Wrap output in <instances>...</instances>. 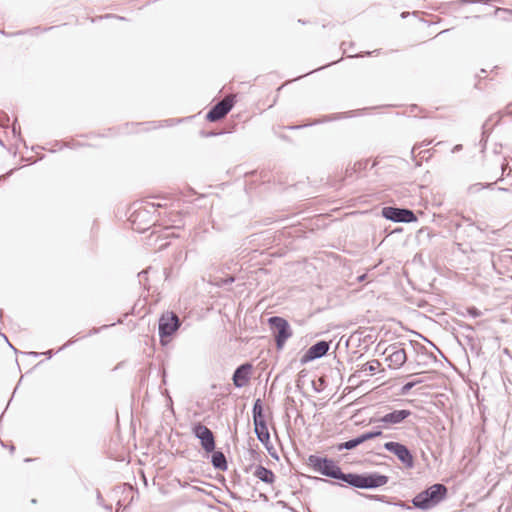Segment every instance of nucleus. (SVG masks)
<instances>
[{"label": "nucleus", "mask_w": 512, "mask_h": 512, "mask_svg": "<svg viewBox=\"0 0 512 512\" xmlns=\"http://www.w3.org/2000/svg\"><path fill=\"white\" fill-rule=\"evenodd\" d=\"M307 464L313 471H315L325 477L340 481L339 483H337V485L342 486V487L346 485L348 473L343 472L341 467L332 458H329L327 456H319V455L312 454V455H309V457L307 459ZM309 478L313 479L315 481L327 482V483H330L331 485H336L335 482L329 481L324 478H320V477H309Z\"/></svg>", "instance_id": "f257e3e1"}, {"label": "nucleus", "mask_w": 512, "mask_h": 512, "mask_svg": "<svg viewBox=\"0 0 512 512\" xmlns=\"http://www.w3.org/2000/svg\"><path fill=\"white\" fill-rule=\"evenodd\" d=\"M447 495L448 488L442 483H435L416 494L411 502L414 508L427 511L439 505Z\"/></svg>", "instance_id": "f03ea898"}, {"label": "nucleus", "mask_w": 512, "mask_h": 512, "mask_svg": "<svg viewBox=\"0 0 512 512\" xmlns=\"http://www.w3.org/2000/svg\"><path fill=\"white\" fill-rule=\"evenodd\" d=\"M389 477L379 472H348V478L345 486L356 489H377L386 485Z\"/></svg>", "instance_id": "7ed1b4c3"}, {"label": "nucleus", "mask_w": 512, "mask_h": 512, "mask_svg": "<svg viewBox=\"0 0 512 512\" xmlns=\"http://www.w3.org/2000/svg\"><path fill=\"white\" fill-rule=\"evenodd\" d=\"M182 322L179 316L173 311H166L161 314L158 320V334L162 346L168 345L172 337L181 327Z\"/></svg>", "instance_id": "20e7f679"}, {"label": "nucleus", "mask_w": 512, "mask_h": 512, "mask_svg": "<svg viewBox=\"0 0 512 512\" xmlns=\"http://www.w3.org/2000/svg\"><path fill=\"white\" fill-rule=\"evenodd\" d=\"M252 417L257 439L263 446H267V444H270V433L264 415L263 402L260 398H257L253 403Z\"/></svg>", "instance_id": "39448f33"}, {"label": "nucleus", "mask_w": 512, "mask_h": 512, "mask_svg": "<svg viewBox=\"0 0 512 512\" xmlns=\"http://www.w3.org/2000/svg\"><path fill=\"white\" fill-rule=\"evenodd\" d=\"M268 324L272 330L275 346L281 351L287 340L292 337L293 331L289 322L281 316H272L268 319Z\"/></svg>", "instance_id": "423d86ee"}, {"label": "nucleus", "mask_w": 512, "mask_h": 512, "mask_svg": "<svg viewBox=\"0 0 512 512\" xmlns=\"http://www.w3.org/2000/svg\"><path fill=\"white\" fill-rule=\"evenodd\" d=\"M381 215L395 223H413L418 220L414 211L406 207L385 206L381 210Z\"/></svg>", "instance_id": "0eeeda50"}, {"label": "nucleus", "mask_w": 512, "mask_h": 512, "mask_svg": "<svg viewBox=\"0 0 512 512\" xmlns=\"http://www.w3.org/2000/svg\"><path fill=\"white\" fill-rule=\"evenodd\" d=\"M192 434L199 440L201 448L206 454H210L216 448L214 433L206 425L196 422L192 425Z\"/></svg>", "instance_id": "6e6552de"}, {"label": "nucleus", "mask_w": 512, "mask_h": 512, "mask_svg": "<svg viewBox=\"0 0 512 512\" xmlns=\"http://www.w3.org/2000/svg\"><path fill=\"white\" fill-rule=\"evenodd\" d=\"M383 447L388 452L394 454L406 468L412 469L414 467V456L406 445L396 441H389L384 443Z\"/></svg>", "instance_id": "1a4fd4ad"}, {"label": "nucleus", "mask_w": 512, "mask_h": 512, "mask_svg": "<svg viewBox=\"0 0 512 512\" xmlns=\"http://www.w3.org/2000/svg\"><path fill=\"white\" fill-rule=\"evenodd\" d=\"M234 97H226L213 105L206 113L205 119L208 122H217L223 119L234 107Z\"/></svg>", "instance_id": "9d476101"}, {"label": "nucleus", "mask_w": 512, "mask_h": 512, "mask_svg": "<svg viewBox=\"0 0 512 512\" xmlns=\"http://www.w3.org/2000/svg\"><path fill=\"white\" fill-rule=\"evenodd\" d=\"M453 227L456 231L462 233L465 237L471 240H477L479 235L484 231V229L476 224L470 217H462L461 222H452Z\"/></svg>", "instance_id": "9b49d317"}, {"label": "nucleus", "mask_w": 512, "mask_h": 512, "mask_svg": "<svg viewBox=\"0 0 512 512\" xmlns=\"http://www.w3.org/2000/svg\"><path fill=\"white\" fill-rule=\"evenodd\" d=\"M329 349L330 341L319 340L307 349V351L300 358V363L304 365L314 360L320 359L327 355Z\"/></svg>", "instance_id": "f8f14e48"}, {"label": "nucleus", "mask_w": 512, "mask_h": 512, "mask_svg": "<svg viewBox=\"0 0 512 512\" xmlns=\"http://www.w3.org/2000/svg\"><path fill=\"white\" fill-rule=\"evenodd\" d=\"M411 414L412 412L408 409L393 410L381 417L372 418L371 422L381 423L382 427H389L403 423Z\"/></svg>", "instance_id": "ddd939ff"}, {"label": "nucleus", "mask_w": 512, "mask_h": 512, "mask_svg": "<svg viewBox=\"0 0 512 512\" xmlns=\"http://www.w3.org/2000/svg\"><path fill=\"white\" fill-rule=\"evenodd\" d=\"M382 435H383V432L380 428H377V429H374L371 431H366V432L358 435L355 438H352L348 441L337 444L336 449L338 451L352 450V449L356 448L357 446H359L360 444H363L364 442H366L368 440H372V439L380 437Z\"/></svg>", "instance_id": "4468645a"}, {"label": "nucleus", "mask_w": 512, "mask_h": 512, "mask_svg": "<svg viewBox=\"0 0 512 512\" xmlns=\"http://www.w3.org/2000/svg\"><path fill=\"white\" fill-rule=\"evenodd\" d=\"M253 366L249 362L242 363L233 372L232 381L236 388L246 386L252 375Z\"/></svg>", "instance_id": "2eb2a0df"}, {"label": "nucleus", "mask_w": 512, "mask_h": 512, "mask_svg": "<svg viewBox=\"0 0 512 512\" xmlns=\"http://www.w3.org/2000/svg\"><path fill=\"white\" fill-rule=\"evenodd\" d=\"M385 352H390L386 358L389 361V367L392 369L401 368L407 361V354L404 348H399L396 344L390 345Z\"/></svg>", "instance_id": "dca6fc26"}, {"label": "nucleus", "mask_w": 512, "mask_h": 512, "mask_svg": "<svg viewBox=\"0 0 512 512\" xmlns=\"http://www.w3.org/2000/svg\"><path fill=\"white\" fill-rule=\"evenodd\" d=\"M356 112L357 111H350V112H345V113H336V114H331V115H325L322 118L313 121L312 123L296 125V126H289L288 129L296 130V129H300V128H304V127H308V126H312V125L325 123V122L332 121V120H338V119H342L345 117L355 116Z\"/></svg>", "instance_id": "f3484780"}, {"label": "nucleus", "mask_w": 512, "mask_h": 512, "mask_svg": "<svg viewBox=\"0 0 512 512\" xmlns=\"http://www.w3.org/2000/svg\"><path fill=\"white\" fill-rule=\"evenodd\" d=\"M163 205L161 203H154L147 201L143 207H140L135 210L133 215V222H136L137 219L145 217L147 215L150 216L151 214L155 213L158 208L162 207Z\"/></svg>", "instance_id": "a211bd4d"}, {"label": "nucleus", "mask_w": 512, "mask_h": 512, "mask_svg": "<svg viewBox=\"0 0 512 512\" xmlns=\"http://www.w3.org/2000/svg\"><path fill=\"white\" fill-rule=\"evenodd\" d=\"M254 476L266 484H273L276 479L274 472L261 464L255 467Z\"/></svg>", "instance_id": "6ab92c4d"}, {"label": "nucleus", "mask_w": 512, "mask_h": 512, "mask_svg": "<svg viewBox=\"0 0 512 512\" xmlns=\"http://www.w3.org/2000/svg\"><path fill=\"white\" fill-rule=\"evenodd\" d=\"M211 454V464L215 470L226 471L228 469V462L224 453L220 450L214 449Z\"/></svg>", "instance_id": "aec40b11"}, {"label": "nucleus", "mask_w": 512, "mask_h": 512, "mask_svg": "<svg viewBox=\"0 0 512 512\" xmlns=\"http://www.w3.org/2000/svg\"><path fill=\"white\" fill-rule=\"evenodd\" d=\"M182 122V119H175V118H172V119H167V120H164V121H148V122H145V123H142L143 125H146V129L147 130H153V129H157L159 127H163L164 124L165 125H173L175 123H180Z\"/></svg>", "instance_id": "412c9836"}, {"label": "nucleus", "mask_w": 512, "mask_h": 512, "mask_svg": "<svg viewBox=\"0 0 512 512\" xmlns=\"http://www.w3.org/2000/svg\"><path fill=\"white\" fill-rule=\"evenodd\" d=\"M361 495L364 496L365 498L369 499V500L386 503L388 505L392 504V498H389V497H387L385 495L363 494V493Z\"/></svg>", "instance_id": "4be33fe9"}, {"label": "nucleus", "mask_w": 512, "mask_h": 512, "mask_svg": "<svg viewBox=\"0 0 512 512\" xmlns=\"http://www.w3.org/2000/svg\"><path fill=\"white\" fill-rule=\"evenodd\" d=\"M380 365H381V363L378 360L374 359V360H371V361L365 363L362 366L361 370L362 371H368L371 374H373L380 367Z\"/></svg>", "instance_id": "5701e85b"}, {"label": "nucleus", "mask_w": 512, "mask_h": 512, "mask_svg": "<svg viewBox=\"0 0 512 512\" xmlns=\"http://www.w3.org/2000/svg\"><path fill=\"white\" fill-rule=\"evenodd\" d=\"M495 183H486V184H482V183H475V184H472L469 186L468 188V191L470 193H476V192H479L481 191L482 189H492L493 185Z\"/></svg>", "instance_id": "b1692460"}, {"label": "nucleus", "mask_w": 512, "mask_h": 512, "mask_svg": "<svg viewBox=\"0 0 512 512\" xmlns=\"http://www.w3.org/2000/svg\"><path fill=\"white\" fill-rule=\"evenodd\" d=\"M410 344L417 353L426 354L430 357L433 356L431 353H428L426 347L424 345H422L421 343H419L417 341H410Z\"/></svg>", "instance_id": "393cba45"}, {"label": "nucleus", "mask_w": 512, "mask_h": 512, "mask_svg": "<svg viewBox=\"0 0 512 512\" xmlns=\"http://www.w3.org/2000/svg\"><path fill=\"white\" fill-rule=\"evenodd\" d=\"M12 134L19 141L25 143L24 139L21 137V130H20V126L18 125L17 119H15L14 122L12 123ZM24 145L26 146V144H24Z\"/></svg>", "instance_id": "a878e982"}, {"label": "nucleus", "mask_w": 512, "mask_h": 512, "mask_svg": "<svg viewBox=\"0 0 512 512\" xmlns=\"http://www.w3.org/2000/svg\"><path fill=\"white\" fill-rule=\"evenodd\" d=\"M224 133H225L224 131H214V130H211V131L201 130L200 131L201 137H204V138L215 137L218 135H222Z\"/></svg>", "instance_id": "bb28decb"}, {"label": "nucleus", "mask_w": 512, "mask_h": 512, "mask_svg": "<svg viewBox=\"0 0 512 512\" xmlns=\"http://www.w3.org/2000/svg\"><path fill=\"white\" fill-rule=\"evenodd\" d=\"M467 314L472 318H477L482 315V312L475 306L468 307L466 309Z\"/></svg>", "instance_id": "cd10ccee"}, {"label": "nucleus", "mask_w": 512, "mask_h": 512, "mask_svg": "<svg viewBox=\"0 0 512 512\" xmlns=\"http://www.w3.org/2000/svg\"><path fill=\"white\" fill-rule=\"evenodd\" d=\"M378 54H379V50L376 49V50H373V51H365V52H361V53H358V54H355V55H349L348 57H350V58H361V57L378 55Z\"/></svg>", "instance_id": "c85d7f7f"}, {"label": "nucleus", "mask_w": 512, "mask_h": 512, "mask_svg": "<svg viewBox=\"0 0 512 512\" xmlns=\"http://www.w3.org/2000/svg\"><path fill=\"white\" fill-rule=\"evenodd\" d=\"M369 165V160H361L356 163H354V167L357 172H361L362 170H365L367 166Z\"/></svg>", "instance_id": "c756f323"}, {"label": "nucleus", "mask_w": 512, "mask_h": 512, "mask_svg": "<svg viewBox=\"0 0 512 512\" xmlns=\"http://www.w3.org/2000/svg\"><path fill=\"white\" fill-rule=\"evenodd\" d=\"M490 0H459V4L466 5V4H484L487 5Z\"/></svg>", "instance_id": "7c9ffc66"}, {"label": "nucleus", "mask_w": 512, "mask_h": 512, "mask_svg": "<svg viewBox=\"0 0 512 512\" xmlns=\"http://www.w3.org/2000/svg\"><path fill=\"white\" fill-rule=\"evenodd\" d=\"M413 387L414 385L411 381L406 382L400 389V395H407Z\"/></svg>", "instance_id": "2f4dec72"}, {"label": "nucleus", "mask_w": 512, "mask_h": 512, "mask_svg": "<svg viewBox=\"0 0 512 512\" xmlns=\"http://www.w3.org/2000/svg\"><path fill=\"white\" fill-rule=\"evenodd\" d=\"M357 173L358 172L356 171L354 166L347 167L345 170V179L348 180L354 178Z\"/></svg>", "instance_id": "473e14b6"}, {"label": "nucleus", "mask_w": 512, "mask_h": 512, "mask_svg": "<svg viewBox=\"0 0 512 512\" xmlns=\"http://www.w3.org/2000/svg\"><path fill=\"white\" fill-rule=\"evenodd\" d=\"M393 506H396V507H399L403 510H410L411 507L404 501H401V500H398V501H393L392 500V504Z\"/></svg>", "instance_id": "72a5a7b5"}, {"label": "nucleus", "mask_w": 512, "mask_h": 512, "mask_svg": "<svg viewBox=\"0 0 512 512\" xmlns=\"http://www.w3.org/2000/svg\"><path fill=\"white\" fill-rule=\"evenodd\" d=\"M461 327L464 328L467 332H469V334L466 335V338L469 342H472L474 338L471 333L474 331V327H472L469 324L462 325Z\"/></svg>", "instance_id": "f704fd0d"}, {"label": "nucleus", "mask_w": 512, "mask_h": 512, "mask_svg": "<svg viewBox=\"0 0 512 512\" xmlns=\"http://www.w3.org/2000/svg\"><path fill=\"white\" fill-rule=\"evenodd\" d=\"M264 447L267 449L268 453L270 454V456L272 458H274L276 460L279 459L278 454H277L276 450L274 449L271 442H270V444H267V446H264Z\"/></svg>", "instance_id": "c9c22d12"}, {"label": "nucleus", "mask_w": 512, "mask_h": 512, "mask_svg": "<svg viewBox=\"0 0 512 512\" xmlns=\"http://www.w3.org/2000/svg\"><path fill=\"white\" fill-rule=\"evenodd\" d=\"M113 325H115V323L110 324V325H103V326H102V327H100V328H96V327H94V328H92V329L89 331V333H88V335H87V336L95 335V334L99 333L101 330H103V329H107L108 327L113 326Z\"/></svg>", "instance_id": "e433bc0d"}, {"label": "nucleus", "mask_w": 512, "mask_h": 512, "mask_svg": "<svg viewBox=\"0 0 512 512\" xmlns=\"http://www.w3.org/2000/svg\"><path fill=\"white\" fill-rule=\"evenodd\" d=\"M431 143H432V141H431V140H424V141H423V142H421L420 144H416V145H414V147H413V148H412V150H411V155H412V157H414V151H415V149L420 148V147H423V146H428V145H430Z\"/></svg>", "instance_id": "4c0bfd02"}, {"label": "nucleus", "mask_w": 512, "mask_h": 512, "mask_svg": "<svg viewBox=\"0 0 512 512\" xmlns=\"http://www.w3.org/2000/svg\"><path fill=\"white\" fill-rule=\"evenodd\" d=\"M8 122H9V116L5 112L1 111L0 112V124L2 126H7Z\"/></svg>", "instance_id": "58836bf2"}, {"label": "nucleus", "mask_w": 512, "mask_h": 512, "mask_svg": "<svg viewBox=\"0 0 512 512\" xmlns=\"http://www.w3.org/2000/svg\"><path fill=\"white\" fill-rule=\"evenodd\" d=\"M96 498H97V503H98L100 506H103V507H105L106 509H109V510H111V509H112V506H106V505H104V503H103V502H104V499H103V497H102V495H101V493H100V491H99V490H97V497H96Z\"/></svg>", "instance_id": "ea45409f"}, {"label": "nucleus", "mask_w": 512, "mask_h": 512, "mask_svg": "<svg viewBox=\"0 0 512 512\" xmlns=\"http://www.w3.org/2000/svg\"><path fill=\"white\" fill-rule=\"evenodd\" d=\"M277 505L281 506L284 509H288L291 512H297L293 507L289 506V504L283 500L277 501Z\"/></svg>", "instance_id": "a19ab883"}, {"label": "nucleus", "mask_w": 512, "mask_h": 512, "mask_svg": "<svg viewBox=\"0 0 512 512\" xmlns=\"http://www.w3.org/2000/svg\"><path fill=\"white\" fill-rule=\"evenodd\" d=\"M77 340L75 339H71L69 340L68 342H66L63 346H61L58 351H62L64 349H66L67 347H69L70 345L74 344Z\"/></svg>", "instance_id": "79ce46f5"}, {"label": "nucleus", "mask_w": 512, "mask_h": 512, "mask_svg": "<svg viewBox=\"0 0 512 512\" xmlns=\"http://www.w3.org/2000/svg\"><path fill=\"white\" fill-rule=\"evenodd\" d=\"M54 354H55V352L51 349L47 350L45 352H41V355H45L47 357V359L52 358Z\"/></svg>", "instance_id": "37998d69"}, {"label": "nucleus", "mask_w": 512, "mask_h": 512, "mask_svg": "<svg viewBox=\"0 0 512 512\" xmlns=\"http://www.w3.org/2000/svg\"><path fill=\"white\" fill-rule=\"evenodd\" d=\"M147 273H148V269L147 270H143L140 273H138V277H139V282L140 283L142 282L143 278H146Z\"/></svg>", "instance_id": "c03bdc74"}, {"label": "nucleus", "mask_w": 512, "mask_h": 512, "mask_svg": "<svg viewBox=\"0 0 512 512\" xmlns=\"http://www.w3.org/2000/svg\"><path fill=\"white\" fill-rule=\"evenodd\" d=\"M54 147H55V148H53V149H51V150H50L51 152H55V151H56V148H57V149H62L63 144H62L61 142H59V141H55V143H54Z\"/></svg>", "instance_id": "a18cd8bd"}, {"label": "nucleus", "mask_w": 512, "mask_h": 512, "mask_svg": "<svg viewBox=\"0 0 512 512\" xmlns=\"http://www.w3.org/2000/svg\"><path fill=\"white\" fill-rule=\"evenodd\" d=\"M462 148H463V146H462L461 144H457V145H455V146L452 148V151H451V152H452V153H457V152L461 151V150H462Z\"/></svg>", "instance_id": "49530a36"}, {"label": "nucleus", "mask_w": 512, "mask_h": 512, "mask_svg": "<svg viewBox=\"0 0 512 512\" xmlns=\"http://www.w3.org/2000/svg\"><path fill=\"white\" fill-rule=\"evenodd\" d=\"M498 12L508 13V14L512 15V11L509 10V9H506V8H498V9H496V13H498Z\"/></svg>", "instance_id": "de8ad7c7"}, {"label": "nucleus", "mask_w": 512, "mask_h": 512, "mask_svg": "<svg viewBox=\"0 0 512 512\" xmlns=\"http://www.w3.org/2000/svg\"><path fill=\"white\" fill-rule=\"evenodd\" d=\"M110 17L117 18L119 20H125V17H122V16H116V15H110V14H107L104 16V18H110Z\"/></svg>", "instance_id": "09e8293b"}, {"label": "nucleus", "mask_w": 512, "mask_h": 512, "mask_svg": "<svg viewBox=\"0 0 512 512\" xmlns=\"http://www.w3.org/2000/svg\"><path fill=\"white\" fill-rule=\"evenodd\" d=\"M411 382L413 383V385H414V387H415V386H417V385H419V384L423 383V382H424V380H423V379H415V380H412Z\"/></svg>", "instance_id": "8fccbe9b"}, {"label": "nucleus", "mask_w": 512, "mask_h": 512, "mask_svg": "<svg viewBox=\"0 0 512 512\" xmlns=\"http://www.w3.org/2000/svg\"><path fill=\"white\" fill-rule=\"evenodd\" d=\"M27 354L33 357H39L41 355V352H28Z\"/></svg>", "instance_id": "3c124183"}, {"label": "nucleus", "mask_w": 512, "mask_h": 512, "mask_svg": "<svg viewBox=\"0 0 512 512\" xmlns=\"http://www.w3.org/2000/svg\"><path fill=\"white\" fill-rule=\"evenodd\" d=\"M17 169H18V168H13V169L9 170V171L7 172V174L5 175V177H9V176H11V175H12V174L17 170Z\"/></svg>", "instance_id": "603ef678"}, {"label": "nucleus", "mask_w": 512, "mask_h": 512, "mask_svg": "<svg viewBox=\"0 0 512 512\" xmlns=\"http://www.w3.org/2000/svg\"><path fill=\"white\" fill-rule=\"evenodd\" d=\"M38 149H43V150H44V149H46V148H45V147H42V146H40V145H36V146H33V147H32V150H33V151H36V150H38Z\"/></svg>", "instance_id": "864d4df0"}, {"label": "nucleus", "mask_w": 512, "mask_h": 512, "mask_svg": "<svg viewBox=\"0 0 512 512\" xmlns=\"http://www.w3.org/2000/svg\"><path fill=\"white\" fill-rule=\"evenodd\" d=\"M54 27H47V28H44V29H41L40 27H36L35 30H41V31H49L51 29H53Z\"/></svg>", "instance_id": "5fc2aeb1"}, {"label": "nucleus", "mask_w": 512, "mask_h": 512, "mask_svg": "<svg viewBox=\"0 0 512 512\" xmlns=\"http://www.w3.org/2000/svg\"><path fill=\"white\" fill-rule=\"evenodd\" d=\"M336 62H337V61H333V62H331V63H328L327 65H325V67H327V66H331L332 64H334V63H336ZM323 68H324V66H323ZM320 69H322V67L318 68V70H320ZM314 71H317V69H315Z\"/></svg>", "instance_id": "6e6d98bb"}, {"label": "nucleus", "mask_w": 512, "mask_h": 512, "mask_svg": "<svg viewBox=\"0 0 512 512\" xmlns=\"http://www.w3.org/2000/svg\"><path fill=\"white\" fill-rule=\"evenodd\" d=\"M365 277H366V275H361V276L358 277V280L361 282V281H363L365 279Z\"/></svg>", "instance_id": "4d7b16f0"}, {"label": "nucleus", "mask_w": 512, "mask_h": 512, "mask_svg": "<svg viewBox=\"0 0 512 512\" xmlns=\"http://www.w3.org/2000/svg\"><path fill=\"white\" fill-rule=\"evenodd\" d=\"M25 161L29 162L30 164H34L36 161L31 160L30 158L25 159Z\"/></svg>", "instance_id": "13d9d810"}, {"label": "nucleus", "mask_w": 512, "mask_h": 512, "mask_svg": "<svg viewBox=\"0 0 512 512\" xmlns=\"http://www.w3.org/2000/svg\"><path fill=\"white\" fill-rule=\"evenodd\" d=\"M0 336H2V337H3V338H4V339L9 343V341H8V339H7V337H6V335H5V334H3V333H1V332H0Z\"/></svg>", "instance_id": "bf43d9fd"}, {"label": "nucleus", "mask_w": 512, "mask_h": 512, "mask_svg": "<svg viewBox=\"0 0 512 512\" xmlns=\"http://www.w3.org/2000/svg\"><path fill=\"white\" fill-rule=\"evenodd\" d=\"M427 342H429L431 344V346L435 347L437 350L438 348L434 345V343H432L431 341H429L428 339L424 338Z\"/></svg>", "instance_id": "052dcab7"}, {"label": "nucleus", "mask_w": 512, "mask_h": 512, "mask_svg": "<svg viewBox=\"0 0 512 512\" xmlns=\"http://www.w3.org/2000/svg\"><path fill=\"white\" fill-rule=\"evenodd\" d=\"M260 497H262L264 500H267V496L263 493H260Z\"/></svg>", "instance_id": "680f3d73"}, {"label": "nucleus", "mask_w": 512, "mask_h": 512, "mask_svg": "<svg viewBox=\"0 0 512 512\" xmlns=\"http://www.w3.org/2000/svg\"><path fill=\"white\" fill-rule=\"evenodd\" d=\"M345 45H346V42H342V43H341V48H344V46H345ZM343 50H344V53H345V52H346V50H345V49H343Z\"/></svg>", "instance_id": "e2e57ef3"}, {"label": "nucleus", "mask_w": 512, "mask_h": 512, "mask_svg": "<svg viewBox=\"0 0 512 512\" xmlns=\"http://www.w3.org/2000/svg\"><path fill=\"white\" fill-rule=\"evenodd\" d=\"M480 73H481V74H486V73H487V71H486V69H481V70H480Z\"/></svg>", "instance_id": "0e129e2a"}, {"label": "nucleus", "mask_w": 512, "mask_h": 512, "mask_svg": "<svg viewBox=\"0 0 512 512\" xmlns=\"http://www.w3.org/2000/svg\"><path fill=\"white\" fill-rule=\"evenodd\" d=\"M231 497H232V499H238V498H239V497H237V496H236V495H234V494H231Z\"/></svg>", "instance_id": "69168bd1"}, {"label": "nucleus", "mask_w": 512, "mask_h": 512, "mask_svg": "<svg viewBox=\"0 0 512 512\" xmlns=\"http://www.w3.org/2000/svg\"><path fill=\"white\" fill-rule=\"evenodd\" d=\"M448 31H449V29H445V30L441 31L440 34H444V33L448 32Z\"/></svg>", "instance_id": "338daca9"}, {"label": "nucleus", "mask_w": 512, "mask_h": 512, "mask_svg": "<svg viewBox=\"0 0 512 512\" xmlns=\"http://www.w3.org/2000/svg\"><path fill=\"white\" fill-rule=\"evenodd\" d=\"M44 157H45V156L42 154V155L38 158V160H42Z\"/></svg>", "instance_id": "774afa93"}]
</instances>
